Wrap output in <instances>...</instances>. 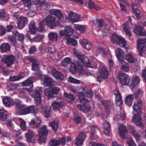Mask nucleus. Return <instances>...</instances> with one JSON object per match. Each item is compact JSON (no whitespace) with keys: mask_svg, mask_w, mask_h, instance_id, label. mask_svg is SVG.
I'll list each match as a JSON object with an SVG mask.
<instances>
[{"mask_svg":"<svg viewBox=\"0 0 146 146\" xmlns=\"http://www.w3.org/2000/svg\"><path fill=\"white\" fill-rule=\"evenodd\" d=\"M13 35L18 38V40L21 42L23 41L24 39V35L21 33H19L16 30H14L13 32Z\"/></svg>","mask_w":146,"mask_h":146,"instance_id":"37","label":"nucleus"},{"mask_svg":"<svg viewBox=\"0 0 146 146\" xmlns=\"http://www.w3.org/2000/svg\"><path fill=\"white\" fill-rule=\"evenodd\" d=\"M51 90L54 95H57L60 90V88L57 87H52Z\"/></svg>","mask_w":146,"mask_h":146,"instance_id":"64","label":"nucleus"},{"mask_svg":"<svg viewBox=\"0 0 146 146\" xmlns=\"http://www.w3.org/2000/svg\"><path fill=\"white\" fill-rule=\"evenodd\" d=\"M52 74L58 80H62L63 79L64 77L61 73L58 72L56 69H54L51 71Z\"/></svg>","mask_w":146,"mask_h":146,"instance_id":"18","label":"nucleus"},{"mask_svg":"<svg viewBox=\"0 0 146 146\" xmlns=\"http://www.w3.org/2000/svg\"><path fill=\"white\" fill-rule=\"evenodd\" d=\"M124 54L123 51L119 48H117L116 51V54L117 58L120 61L123 58V56Z\"/></svg>","mask_w":146,"mask_h":146,"instance_id":"42","label":"nucleus"},{"mask_svg":"<svg viewBox=\"0 0 146 146\" xmlns=\"http://www.w3.org/2000/svg\"><path fill=\"white\" fill-rule=\"evenodd\" d=\"M35 23L32 21L30 23L29 25V29L30 33L32 34H35L36 32V28L35 27Z\"/></svg>","mask_w":146,"mask_h":146,"instance_id":"25","label":"nucleus"},{"mask_svg":"<svg viewBox=\"0 0 146 146\" xmlns=\"http://www.w3.org/2000/svg\"><path fill=\"white\" fill-rule=\"evenodd\" d=\"M20 124L21 129L23 131H25L26 130L27 127L25 121L22 118H19L18 119Z\"/></svg>","mask_w":146,"mask_h":146,"instance_id":"47","label":"nucleus"},{"mask_svg":"<svg viewBox=\"0 0 146 146\" xmlns=\"http://www.w3.org/2000/svg\"><path fill=\"white\" fill-rule=\"evenodd\" d=\"M50 126L52 127V129L55 131H56L58 130V121H54L50 122L49 123Z\"/></svg>","mask_w":146,"mask_h":146,"instance_id":"50","label":"nucleus"},{"mask_svg":"<svg viewBox=\"0 0 146 146\" xmlns=\"http://www.w3.org/2000/svg\"><path fill=\"white\" fill-rule=\"evenodd\" d=\"M139 77L137 76H133L131 81L129 82L128 85L131 88H134L139 82Z\"/></svg>","mask_w":146,"mask_h":146,"instance_id":"20","label":"nucleus"},{"mask_svg":"<svg viewBox=\"0 0 146 146\" xmlns=\"http://www.w3.org/2000/svg\"><path fill=\"white\" fill-rule=\"evenodd\" d=\"M113 94L116 97V104L118 106L121 105L122 103V100L119 92L117 90H115L113 91Z\"/></svg>","mask_w":146,"mask_h":146,"instance_id":"21","label":"nucleus"},{"mask_svg":"<svg viewBox=\"0 0 146 146\" xmlns=\"http://www.w3.org/2000/svg\"><path fill=\"white\" fill-rule=\"evenodd\" d=\"M134 99L133 95L129 94L125 98V102L128 106H131L132 104V102Z\"/></svg>","mask_w":146,"mask_h":146,"instance_id":"28","label":"nucleus"},{"mask_svg":"<svg viewBox=\"0 0 146 146\" xmlns=\"http://www.w3.org/2000/svg\"><path fill=\"white\" fill-rule=\"evenodd\" d=\"M111 39L113 42L117 46L121 47H124L127 49H130V47L125 39L114 33L112 34Z\"/></svg>","mask_w":146,"mask_h":146,"instance_id":"1","label":"nucleus"},{"mask_svg":"<svg viewBox=\"0 0 146 146\" xmlns=\"http://www.w3.org/2000/svg\"><path fill=\"white\" fill-rule=\"evenodd\" d=\"M2 60L7 67H9L14 64L15 60V57L13 55H5L4 56Z\"/></svg>","mask_w":146,"mask_h":146,"instance_id":"6","label":"nucleus"},{"mask_svg":"<svg viewBox=\"0 0 146 146\" xmlns=\"http://www.w3.org/2000/svg\"><path fill=\"white\" fill-rule=\"evenodd\" d=\"M70 62V59L69 58L66 57L61 61V65L64 67H66L67 66Z\"/></svg>","mask_w":146,"mask_h":146,"instance_id":"51","label":"nucleus"},{"mask_svg":"<svg viewBox=\"0 0 146 146\" xmlns=\"http://www.w3.org/2000/svg\"><path fill=\"white\" fill-rule=\"evenodd\" d=\"M44 92L45 95L47 96L49 99H50L52 97L54 96L50 88H49L45 89Z\"/></svg>","mask_w":146,"mask_h":146,"instance_id":"46","label":"nucleus"},{"mask_svg":"<svg viewBox=\"0 0 146 146\" xmlns=\"http://www.w3.org/2000/svg\"><path fill=\"white\" fill-rule=\"evenodd\" d=\"M132 121L136 125L140 127L143 126V124L141 122L142 119L140 115L135 114Z\"/></svg>","mask_w":146,"mask_h":146,"instance_id":"11","label":"nucleus"},{"mask_svg":"<svg viewBox=\"0 0 146 146\" xmlns=\"http://www.w3.org/2000/svg\"><path fill=\"white\" fill-rule=\"evenodd\" d=\"M88 7L90 8H93L97 10L101 9L100 7L95 4L91 0H90L89 1Z\"/></svg>","mask_w":146,"mask_h":146,"instance_id":"48","label":"nucleus"},{"mask_svg":"<svg viewBox=\"0 0 146 146\" xmlns=\"http://www.w3.org/2000/svg\"><path fill=\"white\" fill-rule=\"evenodd\" d=\"M32 96L34 98L35 102L36 105H39L41 102V97L40 93L36 91L34 92Z\"/></svg>","mask_w":146,"mask_h":146,"instance_id":"15","label":"nucleus"},{"mask_svg":"<svg viewBox=\"0 0 146 146\" xmlns=\"http://www.w3.org/2000/svg\"><path fill=\"white\" fill-rule=\"evenodd\" d=\"M74 53V55L81 60V62L85 66L90 67V63L88 58L83 55L79 51L77 50L76 49H73Z\"/></svg>","mask_w":146,"mask_h":146,"instance_id":"2","label":"nucleus"},{"mask_svg":"<svg viewBox=\"0 0 146 146\" xmlns=\"http://www.w3.org/2000/svg\"><path fill=\"white\" fill-rule=\"evenodd\" d=\"M120 63L121 64V68L122 70L127 72L129 70V64L121 60Z\"/></svg>","mask_w":146,"mask_h":146,"instance_id":"35","label":"nucleus"},{"mask_svg":"<svg viewBox=\"0 0 146 146\" xmlns=\"http://www.w3.org/2000/svg\"><path fill=\"white\" fill-rule=\"evenodd\" d=\"M44 36V35L36 34L35 36L31 39L33 41L37 42L41 40L43 38Z\"/></svg>","mask_w":146,"mask_h":146,"instance_id":"45","label":"nucleus"},{"mask_svg":"<svg viewBox=\"0 0 146 146\" xmlns=\"http://www.w3.org/2000/svg\"><path fill=\"white\" fill-rule=\"evenodd\" d=\"M8 113L7 111L3 108L0 110V119L3 121H5L7 119V117Z\"/></svg>","mask_w":146,"mask_h":146,"instance_id":"30","label":"nucleus"},{"mask_svg":"<svg viewBox=\"0 0 146 146\" xmlns=\"http://www.w3.org/2000/svg\"><path fill=\"white\" fill-rule=\"evenodd\" d=\"M63 102V100L62 98H58L56 101H54L52 103L51 106L54 110L59 109L62 108Z\"/></svg>","mask_w":146,"mask_h":146,"instance_id":"10","label":"nucleus"},{"mask_svg":"<svg viewBox=\"0 0 146 146\" xmlns=\"http://www.w3.org/2000/svg\"><path fill=\"white\" fill-rule=\"evenodd\" d=\"M18 20L22 23H23L25 25L28 22L27 18L26 17H24L22 16H20L19 17V19Z\"/></svg>","mask_w":146,"mask_h":146,"instance_id":"60","label":"nucleus"},{"mask_svg":"<svg viewBox=\"0 0 146 146\" xmlns=\"http://www.w3.org/2000/svg\"><path fill=\"white\" fill-rule=\"evenodd\" d=\"M83 69V67L82 66L78 67L76 66V64L74 63H71V67L70 68V71L71 72L72 74L75 73L77 69L80 70H82Z\"/></svg>","mask_w":146,"mask_h":146,"instance_id":"36","label":"nucleus"},{"mask_svg":"<svg viewBox=\"0 0 146 146\" xmlns=\"http://www.w3.org/2000/svg\"><path fill=\"white\" fill-rule=\"evenodd\" d=\"M80 43L87 50H90L92 46L90 43L86 39H84L80 42Z\"/></svg>","mask_w":146,"mask_h":146,"instance_id":"38","label":"nucleus"},{"mask_svg":"<svg viewBox=\"0 0 146 146\" xmlns=\"http://www.w3.org/2000/svg\"><path fill=\"white\" fill-rule=\"evenodd\" d=\"M24 76V74L23 73H22L17 76H10L9 78V80L11 81H17L23 78Z\"/></svg>","mask_w":146,"mask_h":146,"instance_id":"44","label":"nucleus"},{"mask_svg":"<svg viewBox=\"0 0 146 146\" xmlns=\"http://www.w3.org/2000/svg\"><path fill=\"white\" fill-rule=\"evenodd\" d=\"M131 133L137 141L141 137V136L140 134L134 129H133L131 130Z\"/></svg>","mask_w":146,"mask_h":146,"instance_id":"55","label":"nucleus"},{"mask_svg":"<svg viewBox=\"0 0 146 146\" xmlns=\"http://www.w3.org/2000/svg\"><path fill=\"white\" fill-rule=\"evenodd\" d=\"M84 96V94H79L78 95L79 99L80 100V102L83 104H84L85 103H88V100L86 98H85Z\"/></svg>","mask_w":146,"mask_h":146,"instance_id":"56","label":"nucleus"},{"mask_svg":"<svg viewBox=\"0 0 146 146\" xmlns=\"http://www.w3.org/2000/svg\"><path fill=\"white\" fill-rule=\"evenodd\" d=\"M128 75L123 72H120L119 73L118 77L121 84L123 85H125L126 84L127 80Z\"/></svg>","mask_w":146,"mask_h":146,"instance_id":"17","label":"nucleus"},{"mask_svg":"<svg viewBox=\"0 0 146 146\" xmlns=\"http://www.w3.org/2000/svg\"><path fill=\"white\" fill-rule=\"evenodd\" d=\"M59 141L54 139H52L48 143L49 146H57L59 145Z\"/></svg>","mask_w":146,"mask_h":146,"instance_id":"57","label":"nucleus"},{"mask_svg":"<svg viewBox=\"0 0 146 146\" xmlns=\"http://www.w3.org/2000/svg\"><path fill=\"white\" fill-rule=\"evenodd\" d=\"M133 12L136 15L137 17V18H139L140 17V12L139 10L137 9H134V7H133Z\"/></svg>","mask_w":146,"mask_h":146,"instance_id":"62","label":"nucleus"},{"mask_svg":"<svg viewBox=\"0 0 146 146\" xmlns=\"http://www.w3.org/2000/svg\"><path fill=\"white\" fill-rule=\"evenodd\" d=\"M99 68L100 75L98 76L97 81L100 82L103 80L108 78V72L106 68L104 66H100Z\"/></svg>","mask_w":146,"mask_h":146,"instance_id":"5","label":"nucleus"},{"mask_svg":"<svg viewBox=\"0 0 146 146\" xmlns=\"http://www.w3.org/2000/svg\"><path fill=\"white\" fill-rule=\"evenodd\" d=\"M64 96L66 100L68 102H71L75 99V97L72 94H68L65 92L64 93Z\"/></svg>","mask_w":146,"mask_h":146,"instance_id":"39","label":"nucleus"},{"mask_svg":"<svg viewBox=\"0 0 146 146\" xmlns=\"http://www.w3.org/2000/svg\"><path fill=\"white\" fill-rule=\"evenodd\" d=\"M93 23L94 25H98V26L99 27H102L104 25L106 27V29H109L108 27V25H109V23H106L105 21L101 19H97L96 20L94 21H93Z\"/></svg>","mask_w":146,"mask_h":146,"instance_id":"23","label":"nucleus"},{"mask_svg":"<svg viewBox=\"0 0 146 146\" xmlns=\"http://www.w3.org/2000/svg\"><path fill=\"white\" fill-rule=\"evenodd\" d=\"M143 28L140 26H135L133 31L134 32L138 35H140L141 36H145L146 37V33L145 31H142Z\"/></svg>","mask_w":146,"mask_h":146,"instance_id":"22","label":"nucleus"},{"mask_svg":"<svg viewBox=\"0 0 146 146\" xmlns=\"http://www.w3.org/2000/svg\"><path fill=\"white\" fill-rule=\"evenodd\" d=\"M67 80L70 82L76 84H80L81 82L80 80L76 79L71 76L68 77Z\"/></svg>","mask_w":146,"mask_h":146,"instance_id":"52","label":"nucleus"},{"mask_svg":"<svg viewBox=\"0 0 146 146\" xmlns=\"http://www.w3.org/2000/svg\"><path fill=\"white\" fill-rule=\"evenodd\" d=\"M80 16L78 14L72 12L70 13L68 15L67 19L70 22L75 23L79 21Z\"/></svg>","mask_w":146,"mask_h":146,"instance_id":"9","label":"nucleus"},{"mask_svg":"<svg viewBox=\"0 0 146 146\" xmlns=\"http://www.w3.org/2000/svg\"><path fill=\"white\" fill-rule=\"evenodd\" d=\"M104 132L107 135H109L110 134V124L107 121H104L103 124Z\"/></svg>","mask_w":146,"mask_h":146,"instance_id":"33","label":"nucleus"},{"mask_svg":"<svg viewBox=\"0 0 146 146\" xmlns=\"http://www.w3.org/2000/svg\"><path fill=\"white\" fill-rule=\"evenodd\" d=\"M84 141L80 138H78L76 139L75 140V143L77 145L81 146L83 144Z\"/></svg>","mask_w":146,"mask_h":146,"instance_id":"63","label":"nucleus"},{"mask_svg":"<svg viewBox=\"0 0 146 146\" xmlns=\"http://www.w3.org/2000/svg\"><path fill=\"white\" fill-rule=\"evenodd\" d=\"M48 36L50 40L56 42L57 41L58 35L57 33L54 32H51L48 34Z\"/></svg>","mask_w":146,"mask_h":146,"instance_id":"27","label":"nucleus"},{"mask_svg":"<svg viewBox=\"0 0 146 146\" xmlns=\"http://www.w3.org/2000/svg\"><path fill=\"white\" fill-rule=\"evenodd\" d=\"M102 104L104 107L106 112H109L110 111L109 102L107 101H103L102 102Z\"/></svg>","mask_w":146,"mask_h":146,"instance_id":"54","label":"nucleus"},{"mask_svg":"<svg viewBox=\"0 0 146 146\" xmlns=\"http://www.w3.org/2000/svg\"><path fill=\"white\" fill-rule=\"evenodd\" d=\"M3 102L4 105L6 106H13L14 104V102L11 98L5 97L3 99Z\"/></svg>","mask_w":146,"mask_h":146,"instance_id":"29","label":"nucleus"},{"mask_svg":"<svg viewBox=\"0 0 146 146\" xmlns=\"http://www.w3.org/2000/svg\"><path fill=\"white\" fill-rule=\"evenodd\" d=\"M35 135V133L31 130H28L25 134V137L27 141L29 142H33L34 141V137Z\"/></svg>","mask_w":146,"mask_h":146,"instance_id":"19","label":"nucleus"},{"mask_svg":"<svg viewBox=\"0 0 146 146\" xmlns=\"http://www.w3.org/2000/svg\"><path fill=\"white\" fill-rule=\"evenodd\" d=\"M75 28L77 30H79L81 33H83L84 31V26L78 25H75Z\"/></svg>","mask_w":146,"mask_h":146,"instance_id":"61","label":"nucleus"},{"mask_svg":"<svg viewBox=\"0 0 146 146\" xmlns=\"http://www.w3.org/2000/svg\"><path fill=\"white\" fill-rule=\"evenodd\" d=\"M119 134L121 137L124 139L127 138V131L125 127L123 125H121L119 127Z\"/></svg>","mask_w":146,"mask_h":146,"instance_id":"16","label":"nucleus"},{"mask_svg":"<svg viewBox=\"0 0 146 146\" xmlns=\"http://www.w3.org/2000/svg\"><path fill=\"white\" fill-rule=\"evenodd\" d=\"M48 129L46 125H43L38 130L39 137L38 140L40 143L44 142L46 139V136L48 134Z\"/></svg>","mask_w":146,"mask_h":146,"instance_id":"3","label":"nucleus"},{"mask_svg":"<svg viewBox=\"0 0 146 146\" xmlns=\"http://www.w3.org/2000/svg\"><path fill=\"white\" fill-rule=\"evenodd\" d=\"M28 91V89L27 88H23L19 89L18 91L20 92L19 96V97L23 99L27 98V96L26 93Z\"/></svg>","mask_w":146,"mask_h":146,"instance_id":"26","label":"nucleus"},{"mask_svg":"<svg viewBox=\"0 0 146 146\" xmlns=\"http://www.w3.org/2000/svg\"><path fill=\"white\" fill-rule=\"evenodd\" d=\"M28 60L33 63L31 69L37 72V73H35L34 74L38 77H40L42 76L41 71L39 70L38 63L36 60L32 58H29Z\"/></svg>","mask_w":146,"mask_h":146,"instance_id":"4","label":"nucleus"},{"mask_svg":"<svg viewBox=\"0 0 146 146\" xmlns=\"http://www.w3.org/2000/svg\"><path fill=\"white\" fill-rule=\"evenodd\" d=\"M38 113V110L34 106H30L27 107V114L30 113L36 114Z\"/></svg>","mask_w":146,"mask_h":146,"instance_id":"31","label":"nucleus"},{"mask_svg":"<svg viewBox=\"0 0 146 146\" xmlns=\"http://www.w3.org/2000/svg\"><path fill=\"white\" fill-rule=\"evenodd\" d=\"M76 106L79 110H81L84 113L88 112L91 108L89 104V102L83 104V105L82 106L79 104L77 105Z\"/></svg>","mask_w":146,"mask_h":146,"instance_id":"12","label":"nucleus"},{"mask_svg":"<svg viewBox=\"0 0 146 146\" xmlns=\"http://www.w3.org/2000/svg\"><path fill=\"white\" fill-rule=\"evenodd\" d=\"M10 48V45L7 43H5L2 44L1 45L0 49L1 52H6L9 50Z\"/></svg>","mask_w":146,"mask_h":146,"instance_id":"34","label":"nucleus"},{"mask_svg":"<svg viewBox=\"0 0 146 146\" xmlns=\"http://www.w3.org/2000/svg\"><path fill=\"white\" fill-rule=\"evenodd\" d=\"M18 112L22 115L27 114V107L24 105H23L17 110Z\"/></svg>","mask_w":146,"mask_h":146,"instance_id":"32","label":"nucleus"},{"mask_svg":"<svg viewBox=\"0 0 146 146\" xmlns=\"http://www.w3.org/2000/svg\"><path fill=\"white\" fill-rule=\"evenodd\" d=\"M66 40L67 44L69 45L75 46L77 44V42L76 40L70 38V37L67 38Z\"/></svg>","mask_w":146,"mask_h":146,"instance_id":"49","label":"nucleus"},{"mask_svg":"<svg viewBox=\"0 0 146 146\" xmlns=\"http://www.w3.org/2000/svg\"><path fill=\"white\" fill-rule=\"evenodd\" d=\"M34 79L32 76H30L26 80L22 82V85L24 86H27L32 84L34 82Z\"/></svg>","mask_w":146,"mask_h":146,"instance_id":"43","label":"nucleus"},{"mask_svg":"<svg viewBox=\"0 0 146 146\" xmlns=\"http://www.w3.org/2000/svg\"><path fill=\"white\" fill-rule=\"evenodd\" d=\"M59 35L61 37L64 36L66 39L70 37L69 34L66 33L64 29L60 31L59 32Z\"/></svg>","mask_w":146,"mask_h":146,"instance_id":"53","label":"nucleus"},{"mask_svg":"<svg viewBox=\"0 0 146 146\" xmlns=\"http://www.w3.org/2000/svg\"><path fill=\"white\" fill-rule=\"evenodd\" d=\"M96 52L98 54H102V56H103L105 55V50L103 48H98L96 49Z\"/></svg>","mask_w":146,"mask_h":146,"instance_id":"59","label":"nucleus"},{"mask_svg":"<svg viewBox=\"0 0 146 146\" xmlns=\"http://www.w3.org/2000/svg\"><path fill=\"white\" fill-rule=\"evenodd\" d=\"M64 29L66 33L68 34L70 33H72L74 31V30L72 26L70 25L65 27H64Z\"/></svg>","mask_w":146,"mask_h":146,"instance_id":"58","label":"nucleus"},{"mask_svg":"<svg viewBox=\"0 0 146 146\" xmlns=\"http://www.w3.org/2000/svg\"><path fill=\"white\" fill-rule=\"evenodd\" d=\"M125 59L129 63H134L135 62V57L133 54L131 53H128L126 55Z\"/></svg>","mask_w":146,"mask_h":146,"instance_id":"40","label":"nucleus"},{"mask_svg":"<svg viewBox=\"0 0 146 146\" xmlns=\"http://www.w3.org/2000/svg\"><path fill=\"white\" fill-rule=\"evenodd\" d=\"M49 12L50 14L55 15L60 20H62L63 19L62 14L59 9H51L49 11Z\"/></svg>","mask_w":146,"mask_h":146,"instance_id":"14","label":"nucleus"},{"mask_svg":"<svg viewBox=\"0 0 146 146\" xmlns=\"http://www.w3.org/2000/svg\"><path fill=\"white\" fill-rule=\"evenodd\" d=\"M41 82L44 85L49 87L54 86V84L53 80L46 75L44 76L43 78L41 80Z\"/></svg>","mask_w":146,"mask_h":146,"instance_id":"8","label":"nucleus"},{"mask_svg":"<svg viewBox=\"0 0 146 146\" xmlns=\"http://www.w3.org/2000/svg\"><path fill=\"white\" fill-rule=\"evenodd\" d=\"M41 122V119L38 117H37L32 119L29 124L34 128H37L40 126Z\"/></svg>","mask_w":146,"mask_h":146,"instance_id":"13","label":"nucleus"},{"mask_svg":"<svg viewBox=\"0 0 146 146\" xmlns=\"http://www.w3.org/2000/svg\"><path fill=\"white\" fill-rule=\"evenodd\" d=\"M122 26L124 31L126 35H128L129 37L131 36V34L129 30L131 29L129 27L128 23H125Z\"/></svg>","mask_w":146,"mask_h":146,"instance_id":"41","label":"nucleus"},{"mask_svg":"<svg viewBox=\"0 0 146 146\" xmlns=\"http://www.w3.org/2000/svg\"><path fill=\"white\" fill-rule=\"evenodd\" d=\"M55 20V17L51 15L48 16L46 19L47 25L51 29L55 28L57 26Z\"/></svg>","mask_w":146,"mask_h":146,"instance_id":"7","label":"nucleus"},{"mask_svg":"<svg viewBox=\"0 0 146 146\" xmlns=\"http://www.w3.org/2000/svg\"><path fill=\"white\" fill-rule=\"evenodd\" d=\"M50 106H45L42 107V112L43 115L46 117L48 118L51 115L50 112Z\"/></svg>","mask_w":146,"mask_h":146,"instance_id":"24","label":"nucleus"}]
</instances>
